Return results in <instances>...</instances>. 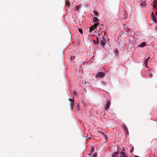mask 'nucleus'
<instances>
[{
    "label": "nucleus",
    "mask_w": 157,
    "mask_h": 157,
    "mask_svg": "<svg viewBox=\"0 0 157 157\" xmlns=\"http://www.w3.org/2000/svg\"><path fill=\"white\" fill-rule=\"evenodd\" d=\"M105 75V73L103 72H99L96 75V78H101L103 77Z\"/></svg>",
    "instance_id": "1"
},
{
    "label": "nucleus",
    "mask_w": 157,
    "mask_h": 157,
    "mask_svg": "<svg viewBox=\"0 0 157 157\" xmlns=\"http://www.w3.org/2000/svg\"><path fill=\"white\" fill-rule=\"evenodd\" d=\"M102 40L101 41V46L102 47L104 46L105 45L106 43V41L105 39V38L104 37V36H103L102 37Z\"/></svg>",
    "instance_id": "2"
},
{
    "label": "nucleus",
    "mask_w": 157,
    "mask_h": 157,
    "mask_svg": "<svg viewBox=\"0 0 157 157\" xmlns=\"http://www.w3.org/2000/svg\"><path fill=\"white\" fill-rule=\"evenodd\" d=\"M123 128L124 131L126 132L128 134L129 132L128 131V129L126 127V125L124 123H123L122 124Z\"/></svg>",
    "instance_id": "3"
},
{
    "label": "nucleus",
    "mask_w": 157,
    "mask_h": 157,
    "mask_svg": "<svg viewBox=\"0 0 157 157\" xmlns=\"http://www.w3.org/2000/svg\"><path fill=\"white\" fill-rule=\"evenodd\" d=\"M68 100L71 103L70 104V105L71 106V109L73 108V105H74V100L73 99H72L71 98H70L68 99Z\"/></svg>",
    "instance_id": "4"
},
{
    "label": "nucleus",
    "mask_w": 157,
    "mask_h": 157,
    "mask_svg": "<svg viewBox=\"0 0 157 157\" xmlns=\"http://www.w3.org/2000/svg\"><path fill=\"white\" fill-rule=\"evenodd\" d=\"M110 101H108L105 105V110H107L109 108V107L110 106Z\"/></svg>",
    "instance_id": "5"
},
{
    "label": "nucleus",
    "mask_w": 157,
    "mask_h": 157,
    "mask_svg": "<svg viewBox=\"0 0 157 157\" xmlns=\"http://www.w3.org/2000/svg\"><path fill=\"white\" fill-rule=\"evenodd\" d=\"M120 155L119 157H127V156L126 155L125 153L122 151H121L120 153Z\"/></svg>",
    "instance_id": "6"
},
{
    "label": "nucleus",
    "mask_w": 157,
    "mask_h": 157,
    "mask_svg": "<svg viewBox=\"0 0 157 157\" xmlns=\"http://www.w3.org/2000/svg\"><path fill=\"white\" fill-rule=\"evenodd\" d=\"M146 45V43L145 42H143L139 45L138 46L140 47H145Z\"/></svg>",
    "instance_id": "7"
},
{
    "label": "nucleus",
    "mask_w": 157,
    "mask_h": 157,
    "mask_svg": "<svg viewBox=\"0 0 157 157\" xmlns=\"http://www.w3.org/2000/svg\"><path fill=\"white\" fill-rule=\"evenodd\" d=\"M150 58L149 57H148L147 58L146 60H145V61H144V63L145 65V66L147 67V63L148 62V61L149 59Z\"/></svg>",
    "instance_id": "8"
},
{
    "label": "nucleus",
    "mask_w": 157,
    "mask_h": 157,
    "mask_svg": "<svg viewBox=\"0 0 157 157\" xmlns=\"http://www.w3.org/2000/svg\"><path fill=\"white\" fill-rule=\"evenodd\" d=\"M146 2H141L140 5L142 7H144L146 6Z\"/></svg>",
    "instance_id": "9"
},
{
    "label": "nucleus",
    "mask_w": 157,
    "mask_h": 157,
    "mask_svg": "<svg viewBox=\"0 0 157 157\" xmlns=\"http://www.w3.org/2000/svg\"><path fill=\"white\" fill-rule=\"evenodd\" d=\"M70 3L68 1V0H67L66 2V6L68 8L70 6Z\"/></svg>",
    "instance_id": "10"
},
{
    "label": "nucleus",
    "mask_w": 157,
    "mask_h": 157,
    "mask_svg": "<svg viewBox=\"0 0 157 157\" xmlns=\"http://www.w3.org/2000/svg\"><path fill=\"white\" fill-rule=\"evenodd\" d=\"M93 20L94 22H97L98 20V19L95 17H94L93 18Z\"/></svg>",
    "instance_id": "11"
},
{
    "label": "nucleus",
    "mask_w": 157,
    "mask_h": 157,
    "mask_svg": "<svg viewBox=\"0 0 157 157\" xmlns=\"http://www.w3.org/2000/svg\"><path fill=\"white\" fill-rule=\"evenodd\" d=\"M95 29L94 27L93 26H91L89 32L90 33H91L92 31H93Z\"/></svg>",
    "instance_id": "12"
},
{
    "label": "nucleus",
    "mask_w": 157,
    "mask_h": 157,
    "mask_svg": "<svg viewBox=\"0 0 157 157\" xmlns=\"http://www.w3.org/2000/svg\"><path fill=\"white\" fill-rule=\"evenodd\" d=\"M94 15L96 16H99L98 13L96 11L94 10Z\"/></svg>",
    "instance_id": "13"
},
{
    "label": "nucleus",
    "mask_w": 157,
    "mask_h": 157,
    "mask_svg": "<svg viewBox=\"0 0 157 157\" xmlns=\"http://www.w3.org/2000/svg\"><path fill=\"white\" fill-rule=\"evenodd\" d=\"M151 18L152 20H153L155 22L156 21L157 19L155 16H154L152 17Z\"/></svg>",
    "instance_id": "14"
},
{
    "label": "nucleus",
    "mask_w": 157,
    "mask_h": 157,
    "mask_svg": "<svg viewBox=\"0 0 157 157\" xmlns=\"http://www.w3.org/2000/svg\"><path fill=\"white\" fill-rule=\"evenodd\" d=\"M99 24V23H95L92 26H93L94 27V28H95V29H96L97 28V27L98 26V25Z\"/></svg>",
    "instance_id": "15"
},
{
    "label": "nucleus",
    "mask_w": 157,
    "mask_h": 157,
    "mask_svg": "<svg viewBox=\"0 0 157 157\" xmlns=\"http://www.w3.org/2000/svg\"><path fill=\"white\" fill-rule=\"evenodd\" d=\"M118 153V152H116L113 153V154L112 155V157H116V155Z\"/></svg>",
    "instance_id": "16"
},
{
    "label": "nucleus",
    "mask_w": 157,
    "mask_h": 157,
    "mask_svg": "<svg viewBox=\"0 0 157 157\" xmlns=\"http://www.w3.org/2000/svg\"><path fill=\"white\" fill-rule=\"evenodd\" d=\"M97 42H96L95 40H93V41H94V42L95 44H97V43H99V41H98V38L97 37Z\"/></svg>",
    "instance_id": "17"
},
{
    "label": "nucleus",
    "mask_w": 157,
    "mask_h": 157,
    "mask_svg": "<svg viewBox=\"0 0 157 157\" xmlns=\"http://www.w3.org/2000/svg\"><path fill=\"white\" fill-rule=\"evenodd\" d=\"M80 6H78V5H77L76 6V7H75V10L78 11V10Z\"/></svg>",
    "instance_id": "18"
},
{
    "label": "nucleus",
    "mask_w": 157,
    "mask_h": 157,
    "mask_svg": "<svg viewBox=\"0 0 157 157\" xmlns=\"http://www.w3.org/2000/svg\"><path fill=\"white\" fill-rule=\"evenodd\" d=\"M150 73H149V76L150 77H151L152 76V71H150Z\"/></svg>",
    "instance_id": "19"
},
{
    "label": "nucleus",
    "mask_w": 157,
    "mask_h": 157,
    "mask_svg": "<svg viewBox=\"0 0 157 157\" xmlns=\"http://www.w3.org/2000/svg\"><path fill=\"white\" fill-rule=\"evenodd\" d=\"M78 31L81 33V34L83 33V31L81 29H78Z\"/></svg>",
    "instance_id": "20"
},
{
    "label": "nucleus",
    "mask_w": 157,
    "mask_h": 157,
    "mask_svg": "<svg viewBox=\"0 0 157 157\" xmlns=\"http://www.w3.org/2000/svg\"><path fill=\"white\" fill-rule=\"evenodd\" d=\"M153 8H155V9H156V4H154L153 6Z\"/></svg>",
    "instance_id": "21"
},
{
    "label": "nucleus",
    "mask_w": 157,
    "mask_h": 157,
    "mask_svg": "<svg viewBox=\"0 0 157 157\" xmlns=\"http://www.w3.org/2000/svg\"><path fill=\"white\" fill-rule=\"evenodd\" d=\"M97 155V153H94L93 154V156L94 157H96V155Z\"/></svg>",
    "instance_id": "22"
},
{
    "label": "nucleus",
    "mask_w": 157,
    "mask_h": 157,
    "mask_svg": "<svg viewBox=\"0 0 157 157\" xmlns=\"http://www.w3.org/2000/svg\"><path fill=\"white\" fill-rule=\"evenodd\" d=\"M151 17H153V16H155V14H154V13L153 12H152L151 13Z\"/></svg>",
    "instance_id": "23"
},
{
    "label": "nucleus",
    "mask_w": 157,
    "mask_h": 157,
    "mask_svg": "<svg viewBox=\"0 0 157 157\" xmlns=\"http://www.w3.org/2000/svg\"><path fill=\"white\" fill-rule=\"evenodd\" d=\"M157 3V1L156 0H155L153 2V3L155 4Z\"/></svg>",
    "instance_id": "24"
},
{
    "label": "nucleus",
    "mask_w": 157,
    "mask_h": 157,
    "mask_svg": "<svg viewBox=\"0 0 157 157\" xmlns=\"http://www.w3.org/2000/svg\"><path fill=\"white\" fill-rule=\"evenodd\" d=\"M74 58V56H71V59H73Z\"/></svg>",
    "instance_id": "25"
},
{
    "label": "nucleus",
    "mask_w": 157,
    "mask_h": 157,
    "mask_svg": "<svg viewBox=\"0 0 157 157\" xmlns=\"http://www.w3.org/2000/svg\"><path fill=\"white\" fill-rule=\"evenodd\" d=\"M73 93L74 94H75V95H76V94H77V93H76V92H75V91H74V92H73Z\"/></svg>",
    "instance_id": "26"
},
{
    "label": "nucleus",
    "mask_w": 157,
    "mask_h": 157,
    "mask_svg": "<svg viewBox=\"0 0 157 157\" xmlns=\"http://www.w3.org/2000/svg\"><path fill=\"white\" fill-rule=\"evenodd\" d=\"M133 148H132V149H130V151H131V152H132V151H133Z\"/></svg>",
    "instance_id": "27"
},
{
    "label": "nucleus",
    "mask_w": 157,
    "mask_h": 157,
    "mask_svg": "<svg viewBox=\"0 0 157 157\" xmlns=\"http://www.w3.org/2000/svg\"><path fill=\"white\" fill-rule=\"evenodd\" d=\"M94 148H92V149H91V151H94Z\"/></svg>",
    "instance_id": "28"
},
{
    "label": "nucleus",
    "mask_w": 157,
    "mask_h": 157,
    "mask_svg": "<svg viewBox=\"0 0 157 157\" xmlns=\"http://www.w3.org/2000/svg\"><path fill=\"white\" fill-rule=\"evenodd\" d=\"M88 83V82H86V81H85V83Z\"/></svg>",
    "instance_id": "29"
},
{
    "label": "nucleus",
    "mask_w": 157,
    "mask_h": 157,
    "mask_svg": "<svg viewBox=\"0 0 157 157\" xmlns=\"http://www.w3.org/2000/svg\"><path fill=\"white\" fill-rule=\"evenodd\" d=\"M155 15L157 16V12H155Z\"/></svg>",
    "instance_id": "30"
},
{
    "label": "nucleus",
    "mask_w": 157,
    "mask_h": 157,
    "mask_svg": "<svg viewBox=\"0 0 157 157\" xmlns=\"http://www.w3.org/2000/svg\"><path fill=\"white\" fill-rule=\"evenodd\" d=\"M103 135H104L105 136V135L103 133H102Z\"/></svg>",
    "instance_id": "31"
},
{
    "label": "nucleus",
    "mask_w": 157,
    "mask_h": 157,
    "mask_svg": "<svg viewBox=\"0 0 157 157\" xmlns=\"http://www.w3.org/2000/svg\"><path fill=\"white\" fill-rule=\"evenodd\" d=\"M156 29H157V27L156 28Z\"/></svg>",
    "instance_id": "32"
}]
</instances>
